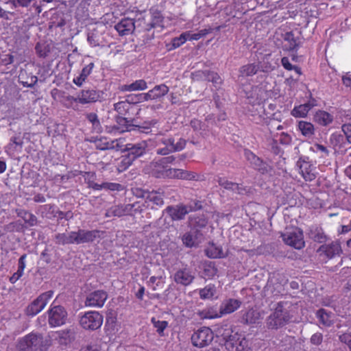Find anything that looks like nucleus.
<instances>
[{"label":"nucleus","mask_w":351,"mask_h":351,"mask_svg":"<svg viewBox=\"0 0 351 351\" xmlns=\"http://www.w3.org/2000/svg\"><path fill=\"white\" fill-rule=\"evenodd\" d=\"M244 156L246 160L254 168L262 173L267 171V165L263 160L248 149L244 150Z\"/></svg>","instance_id":"obj_21"},{"label":"nucleus","mask_w":351,"mask_h":351,"mask_svg":"<svg viewBox=\"0 0 351 351\" xmlns=\"http://www.w3.org/2000/svg\"><path fill=\"white\" fill-rule=\"evenodd\" d=\"M103 316L97 311H88L80 317V324L85 330H95L101 327Z\"/></svg>","instance_id":"obj_5"},{"label":"nucleus","mask_w":351,"mask_h":351,"mask_svg":"<svg viewBox=\"0 0 351 351\" xmlns=\"http://www.w3.org/2000/svg\"><path fill=\"white\" fill-rule=\"evenodd\" d=\"M285 41L287 42L289 45L287 50L297 51L300 47V40L298 38H295L292 32H286L284 36Z\"/></svg>","instance_id":"obj_36"},{"label":"nucleus","mask_w":351,"mask_h":351,"mask_svg":"<svg viewBox=\"0 0 351 351\" xmlns=\"http://www.w3.org/2000/svg\"><path fill=\"white\" fill-rule=\"evenodd\" d=\"M215 287H205L199 290V295L202 299H211L215 296Z\"/></svg>","instance_id":"obj_52"},{"label":"nucleus","mask_w":351,"mask_h":351,"mask_svg":"<svg viewBox=\"0 0 351 351\" xmlns=\"http://www.w3.org/2000/svg\"><path fill=\"white\" fill-rule=\"evenodd\" d=\"M213 29L211 27L201 29L197 33H191V31H188L189 35H187V40H198L207 34L211 33Z\"/></svg>","instance_id":"obj_50"},{"label":"nucleus","mask_w":351,"mask_h":351,"mask_svg":"<svg viewBox=\"0 0 351 351\" xmlns=\"http://www.w3.org/2000/svg\"><path fill=\"white\" fill-rule=\"evenodd\" d=\"M145 208V204L141 202H136L133 204H128L122 206L121 211L117 214L121 215H136L141 214Z\"/></svg>","instance_id":"obj_23"},{"label":"nucleus","mask_w":351,"mask_h":351,"mask_svg":"<svg viewBox=\"0 0 351 351\" xmlns=\"http://www.w3.org/2000/svg\"><path fill=\"white\" fill-rule=\"evenodd\" d=\"M315 121L320 125L326 126L333 121V116L324 110H319L315 115Z\"/></svg>","instance_id":"obj_37"},{"label":"nucleus","mask_w":351,"mask_h":351,"mask_svg":"<svg viewBox=\"0 0 351 351\" xmlns=\"http://www.w3.org/2000/svg\"><path fill=\"white\" fill-rule=\"evenodd\" d=\"M319 259L325 263L343 254L341 242L336 239L321 245L316 250Z\"/></svg>","instance_id":"obj_3"},{"label":"nucleus","mask_w":351,"mask_h":351,"mask_svg":"<svg viewBox=\"0 0 351 351\" xmlns=\"http://www.w3.org/2000/svg\"><path fill=\"white\" fill-rule=\"evenodd\" d=\"M152 165L153 169L152 171V173L153 176H154L156 178H162V177H158V176L160 174V173H162L165 170H167L168 168L164 165H160L159 164H157V161L153 162Z\"/></svg>","instance_id":"obj_59"},{"label":"nucleus","mask_w":351,"mask_h":351,"mask_svg":"<svg viewBox=\"0 0 351 351\" xmlns=\"http://www.w3.org/2000/svg\"><path fill=\"white\" fill-rule=\"evenodd\" d=\"M298 130L306 137H311L315 133L314 125L307 121H300L298 124Z\"/></svg>","instance_id":"obj_39"},{"label":"nucleus","mask_w":351,"mask_h":351,"mask_svg":"<svg viewBox=\"0 0 351 351\" xmlns=\"http://www.w3.org/2000/svg\"><path fill=\"white\" fill-rule=\"evenodd\" d=\"M35 49L38 56L40 58H46L49 52V49H47L46 47L42 46L39 43L36 44Z\"/></svg>","instance_id":"obj_63"},{"label":"nucleus","mask_w":351,"mask_h":351,"mask_svg":"<svg viewBox=\"0 0 351 351\" xmlns=\"http://www.w3.org/2000/svg\"><path fill=\"white\" fill-rule=\"evenodd\" d=\"M146 143L142 142L134 145H127L126 149L128 150V155L134 160L137 158L143 156L145 153Z\"/></svg>","instance_id":"obj_27"},{"label":"nucleus","mask_w":351,"mask_h":351,"mask_svg":"<svg viewBox=\"0 0 351 351\" xmlns=\"http://www.w3.org/2000/svg\"><path fill=\"white\" fill-rule=\"evenodd\" d=\"M164 17L160 12L154 11L152 12L151 21L147 24L145 29L150 31L153 28L161 27L162 25Z\"/></svg>","instance_id":"obj_33"},{"label":"nucleus","mask_w":351,"mask_h":351,"mask_svg":"<svg viewBox=\"0 0 351 351\" xmlns=\"http://www.w3.org/2000/svg\"><path fill=\"white\" fill-rule=\"evenodd\" d=\"M158 143L164 145V147L158 148L156 154L161 156H167L171 153L180 152L182 150L186 144V140L180 138L176 143L171 136H162L159 140Z\"/></svg>","instance_id":"obj_4"},{"label":"nucleus","mask_w":351,"mask_h":351,"mask_svg":"<svg viewBox=\"0 0 351 351\" xmlns=\"http://www.w3.org/2000/svg\"><path fill=\"white\" fill-rule=\"evenodd\" d=\"M87 41L92 47L99 46V36L93 32L88 34Z\"/></svg>","instance_id":"obj_58"},{"label":"nucleus","mask_w":351,"mask_h":351,"mask_svg":"<svg viewBox=\"0 0 351 351\" xmlns=\"http://www.w3.org/2000/svg\"><path fill=\"white\" fill-rule=\"evenodd\" d=\"M260 317V313L254 309H250L242 316V322L246 324H255Z\"/></svg>","instance_id":"obj_41"},{"label":"nucleus","mask_w":351,"mask_h":351,"mask_svg":"<svg viewBox=\"0 0 351 351\" xmlns=\"http://www.w3.org/2000/svg\"><path fill=\"white\" fill-rule=\"evenodd\" d=\"M240 338V334L236 332L232 334L224 342L226 348L228 351H238V341Z\"/></svg>","instance_id":"obj_43"},{"label":"nucleus","mask_w":351,"mask_h":351,"mask_svg":"<svg viewBox=\"0 0 351 351\" xmlns=\"http://www.w3.org/2000/svg\"><path fill=\"white\" fill-rule=\"evenodd\" d=\"M194 279L191 271L187 269H180L174 275V280L181 285H189Z\"/></svg>","instance_id":"obj_26"},{"label":"nucleus","mask_w":351,"mask_h":351,"mask_svg":"<svg viewBox=\"0 0 351 351\" xmlns=\"http://www.w3.org/2000/svg\"><path fill=\"white\" fill-rule=\"evenodd\" d=\"M94 66L95 64L93 62H90L85 66L82 69L80 74L77 77L73 78V82L77 86H81L92 73Z\"/></svg>","instance_id":"obj_29"},{"label":"nucleus","mask_w":351,"mask_h":351,"mask_svg":"<svg viewBox=\"0 0 351 351\" xmlns=\"http://www.w3.org/2000/svg\"><path fill=\"white\" fill-rule=\"evenodd\" d=\"M169 91V88L165 84L156 85L148 92L143 93V99L145 101L159 99L167 95Z\"/></svg>","instance_id":"obj_16"},{"label":"nucleus","mask_w":351,"mask_h":351,"mask_svg":"<svg viewBox=\"0 0 351 351\" xmlns=\"http://www.w3.org/2000/svg\"><path fill=\"white\" fill-rule=\"evenodd\" d=\"M116 125L112 127V131L123 133L132 130V117L119 116L115 117Z\"/></svg>","instance_id":"obj_19"},{"label":"nucleus","mask_w":351,"mask_h":351,"mask_svg":"<svg viewBox=\"0 0 351 351\" xmlns=\"http://www.w3.org/2000/svg\"><path fill=\"white\" fill-rule=\"evenodd\" d=\"M101 94L99 91L95 89H82L77 96L78 104L82 105L90 104L99 101Z\"/></svg>","instance_id":"obj_12"},{"label":"nucleus","mask_w":351,"mask_h":351,"mask_svg":"<svg viewBox=\"0 0 351 351\" xmlns=\"http://www.w3.org/2000/svg\"><path fill=\"white\" fill-rule=\"evenodd\" d=\"M143 196L145 198V202H151L158 207L164 205L165 195L163 192L153 190L145 193Z\"/></svg>","instance_id":"obj_24"},{"label":"nucleus","mask_w":351,"mask_h":351,"mask_svg":"<svg viewBox=\"0 0 351 351\" xmlns=\"http://www.w3.org/2000/svg\"><path fill=\"white\" fill-rule=\"evenodd\" d=\"M241 302L237 299H229L226 300L220 308L221 314H229L240 307Z\"/></svg>","instance_id":"obj_30"},{"label":"nucleus","mask_w":351,"mask_h":351,"mask_svg":"<svg viewBox=\"0 0 351 351\" xmlns=\"http://www.w3.org/2000/svg\"><path fill=\"white\" fill-rule=\"evenodd\" d=\"M311 238L317 243H325L328 239V236L322 228H315L310 232Z\"/></svg>","instance_id":"obj_38"},{"label":"nucleus","mask_w":351,"mask_h":351,"mask_svg":"<svg viewBox=\"0 0 351 351\" xmlns=\"http://www.w3.org/2000/svg\"><path fill=\"white\" fill-rule=\"evenodd\" d=\"M86 119L92 123L93 129L96 132H101L102 128L99 120L98 116L95 112H90L86 114Z\"/></svg>","instance_id":"obj_47"},{"label":"nucleus","mask_w":351,"mask_h":351,"mask_svg":"<svg viewBox=\"0 0 351 351\" xmlns=\"http://www.w3.org/2000/svg\"><path fill=\"white\" fill-rule=\"evenodd\" d=\"M287 302L280 301L271 308V313L266 318L265 324L269 330H277L291 322L292 315L290 313Z\"/></svg>","instance_id":"obj_1"},{"label":"nucleus","mask_w":351,"mask_h":351,"mask_svg":"<svg viewBox=\"0 0 351 351\" xmlns=\"http://www.w3.org/2000/svg\"><path fill=\"white\" fill-rule=\"evenodd\" d=\"M343 132L344 133L346 140L351 143V123H346L341 126Z\"/></svg>","instance_id":"obj_64"},{"label":"nucleus","mask_w":351,"mask_h":351,"mask_svg":"<svg viewBox=\"0 0 351 351\" xmlns=\"http://www.w3.org/2000/svg\"><path fill=\"white\" fill-rule=\"evenodd\" d=\"M259 70V64L249 63L240 67L239 73L242 77H250L256 75Z\"/></svg>","instance_id":"obj_31"},{"label":"nucleus","mask_w":351,"mask_h":351,"mask_svg":"<svg viewBox=\"0 0 351 351\" xmlns=\"http://www.w3.org/2000/svg\"><path fill=\"white\" fill-rule=\"evenodd\" d=\"M95 144L97 149L100 150H106L114 149L118 145L117 141H109L106 137H100L95 141Z\"/></svg>","instance_id":"obj_34"},{"label":"nucleus","mask_w":351,"mask_h":351,"mask_svg":"<svg viewBox=\"0 0 351 351\" xmlns=\"http://www.w3.org/2000/svg\"><path fill=\"white\" fill-rule=\"evenodd\" d=\"M103 186L105 189L112 191H121L123 189V186L121 184L115 182H103Z\"/></svg>","instance_id":"obj_61"},{"label":"nucleus","mask_w":351,"mask_h":351,"mask_svg":"<svg viewBox=\"0 0 351 351\" xmlns=\"http://www.w3.org/2000/svg\"><path fill=\"white\" fill-rule=\"evenodd\" d=\"M53 337L60 345L66 346L75 339V332L73 329L66 328L55 332Z\"/></svg>","instance_id":"obj_22"},{"label":"nucleus","mask_w":351,"mask_h":351,"mask_svg":"<svg viewBox=\"0 0 351 351\" xmlns=\"http://www.w3.org/2000/svg\"><path fill=\"white\" fill-rule=\"evenodd\" d=\"M114 110L117 112L119 116L133 117L137 110L135 103L125 99L120 101L114 104Z\"/></svg>","instance_id":"obj_14"},{"label":"nucleus","mask_w":351,"mask_h":351,"mask_svg":"<svg viewBox=\"0 0 351 351\" xmlns=\"http://www.w3.org/2000/svg\"><path fill=\"white\" fill-rule=\"evenodd\" d=\"M200 179L199 174L194 171L178 169V180H195L198 181Z\"/></svg>","instance_id":"obj_44"},{"label":"nucleus","mask_w":351,"mask_h":351,"mask_svg":"<svg viewBox=\"0 0 351 351\" xmlns=\"http://www.w3.org/2000/svg\"><path fill=\"white\" fill-rule=\"evenodd\" d=\"M165 211L173 221H180L184 219L189 213L188 206L179 204L176 206H168Z\"/></svg>","instance_id":"obj_15"},{"label":"nucleus","mask_w":351,"mask_h":351,"mask_svg":"<svg viewBox=\"0 0 351 351\" xmlns=\"http://www.w3.org/2000/svg\"><path fill=\"white\" fill-rule=\"evenodd\" d=\"M187 35H189V32H184L179 36L172 38L171 42V47L170 49H177L184 44L187 41Z\"/></svg>","instance_id":"obj_48"},{"label":"nucleus","mask_w":351,"mask_h":351,"mask_svg":"<svg viewBox=\"0 0 351 351\" xmlns=\"http://www.w3.org/2000/svg\"><path fill=\"white\" fill-rule=\"evenodd\" d=\"M213 338L212 330L208 327H202L192 335L191 342L195 347L204 348L208 346Z\"/></svg>","instance_id":"obj_6"},{"label":"nucleus","mask_w":351,"mask_h":351,"mask_svg":"<svg viewBox=\"0 0 351 351\" xmlns=\"http://www.w3.org/2000/svg\"><path fill=\"white\" fill-rule=\"evenodd\" d=\"M51 346L49 337H44L38 332H31L18 340V351H47Z\"/></svg>","instance_id":"obj_2"},{"label":"nucleus","mask_w":351,"mask_h":351,"mask_svg":"<svg viewBox=\"0 0 351 351\" xmlns=\"http://www.w3.org/2000/svg\"><path fill=\"white\" fill-rule=\"evenodd\" d=\"M316 316L319 322L326 326H330L333 324L331 319V313L327 312L324 308L319 309L316 313Z\"/></svg>","instance_id":"obj_42"},{"label":"nucleus","mask_w":351,"mask_h":351,"mask_svg":"<svg viewBox=\"0 0 351 351\" xmlns=\"http://www.w3.org/2000/svg\"><path fill=\"white\" fill-rule=\"evenodd\" d=\"M157 123L156 120H152L149 122H145L142 125L136 126L139 132L149 134L152 132V128L154 127Z\"/></svg>","instance_id":"obj_56"},{"label":"nucleus","mask_w":351,"mask_h":351,"mask_svg":"<svg viewBox=\"0 0 351 351\" xmlns=\"http://www.w3.org/2000/svg\"><path fill=\"white\" fill-rule=\"evenodd\" d=\"M51 97L54 100H58L60 104L66 108L76 110L77 108L78 101L77 97H75L69 94H66L62 90L58 88H53L51 91Z\"/></svg>","instance_id":"obj_9"},{"label":"nucleus","mask_w":351,"mask_h":351,"mask_svg":"<svg viewBox=\"0 0 351 351\" xmlns=\"http://www.w3.org/2000/svg\"><path fill=\"white\" fill-rule=\"evenodd\" d=\"M19 82L24 87H33L38 82V77L25 69H21L19 75Z\"/></svg>","instance_id":"obj_25"},{"label":"nucleus","mask_w":351,"mask_h":351,"mask_svg":"<svg viewBox=\"0 0 351 351\" xmlns=\"http://www.w3.org/2000/svg\"><path fill=\"white\" fill-rule=\"evenodd\" d=\"M151 321L154 328H156V332L160 336H162L165 329L168 326V322L167 321L156 320L155 317H152Z\"/></svg>","instance_id":"obj_53"},{"label":"nucleus","mask_w":351,"mask_h":351,"mask_svg":"<svg viewBox=\"0 0 351 351\" xmlns=\"http://www.w3.org/2000/svg\"><path fill=\"white\" fill-rule=\"evenodd\" d=\"M206 255L210 258H221L225 256L222 247L210 242L205 249Z\"/></svg>","instance_id":"obj_28"},{"label":"nucleus","mask_w":351,"mask_h":351,"mask_svg":"<svg viewBox=\"0 0 351 351\" xmlns=\"http://www.w3.org/2000/svg\"><path fill=\"white\" fill-rule=\"evenodd\" d=\"M204 239V234L200 230L193 228L183 234L182 241L186 247H193L198 246Z\"/></svg>","instance_id":"obj_11"},{"label":"nucleus","mask_w":351,"mask_h":351,"mask_svg":"<svg viewBox=\"0 0 351 351\" xmlns=\"http://www.w3.org/2000/svg\"><path fill=\"white\" fill-rule=\"evenodd\" d=\"M215 330L217 336L221 337L224 341L232 334L231 326L228 323L217 324Z\"/></svg>","instance_id":"obj_32"},{"label":"nucleus","mask_w":351,"mask_h":351,"mask_svg":"<svg viewBox=\"0 0 351 351\" xmlns=\"http://www.w3.org/2000/svg\"><path fill=\"white\" fill-rule=\"evenodd\" d=\"M178 169L168 168L158 176L162 177L163 179H178Z\"/></svg>","instance_id":"obj_54"},{"label":"nucleus","mask_w":351,"mask_h":351,"mask_svg":"<svg viewBox=\"0 0 351 351\" xmlns=\"http://www.w3.org/2000/svg\"><path fill=\"white\" fill-rule=\"evenodd\" d=\"M117 164V171L119 172L125 171L134 162V160L128 154L121 156Z\"/></svg>","instance_id":"obj_46"},{"label":"nucleus","mask_w":351,"mask_h":351,"mask_svg":"<svg viewBox=\"0 0 351 351\" xmlns=\"http://www.w3.org/2000/svg\"><path fill=\"white\" fill-rule=\"evenodd\" d=\"M281 64L285 69L287 71L293 70L298 76H300L302 74L301 68L298 66L291 64L287 57H283L281 58Z\"/></svg>","instance_id":"obj_51"},{"label":"nucleus","mask_w":351,"mask_h":351,"mask_svg":"<svg viewBox=\"0 0 351 351\" xmlns=\"http://www.w3.org/2000/svg\"><path fill=\"white\" fill-rule=\"evenodd\" d=\"M114 28L120 36L129 35L135 29L134 20L130 18L122 19L115 25Z\"/></svg>","instance_id":"obj_20"},{"label":"nucleus","mask_w":351,"mask_h":351,"mask_svg":"<svg viewBox=\"0 0 351 351\" xmlns=\"http://www.w3.org/2000/svg\"><path fill=\"white\" fill-rule=\"evenodd\" d=\"M49 324L52 327L59 326L65 324L67 312L62 306H55L48 311Z\"/></svg>","instance_id":"obj_8"},{"label":"nucleus","mask_w":351,"mask_h":351,"mask_svg":"<svg viewBox=\"0 0 351 351\" xmlns=\"http://www.w3.org/2000/svg\"><path fill=\"white\" fill-rule=\"evenodd\" d=\"M282 238L286 244L295 249H302L305 245L303 232L299 229L282 234Z\"/></svg>","instance_id":"obj_10"},{"label":"nucleus","mask_w":351,"mask_h":351,"mask_svg":"<svg viewBox=\"0 0 351 351\" xmlns=\"http://www.w3.org/2000/svg\"><path fill=\"white\" fill-rule=\"evenodd\" d=\"M73 231L68 234L65 233H58L55 236L56 243L58 245L75 244Z\"/></svg>","instance_id":"obj_40"},{"label":"nucleus","mask_w":351,"mask_h":351,"mask_svg":"<svg viewBox=\"0 0 351 351\" xmlns=\"http://www.w3.org/2000/svg\"><path fill=\"white\" fill-rule=\"evenodd\" d=\"M193 224L195 226L194 228H204L208 224V220L204 215H199L194 218Z\"/></svg>","instance_id":"obj_60"},{"label":"nucleus","mask_w":351,"mask_h":351,"mask_svg":"<svg viewBox=\"0 0 351 351\" xmlns=\"http://www.w3.org/2000/svg\"><path fill=\"white\" fill-rule=\"evenodd\" d=\"M107 293L102 290L90 293L86 298L85 304L89 306H102L107 299Z\"/></svg>","instance_id":"obj_18"},{"label":"nucleus","mask_w":351,"mask_h":351,"mask_svg":"<svg viewBox=\"0 0 351 351\" xmlns=\"http://www.w3.org/2000/svg\"><path fill=\"white\" fill-rule=\"evenodd\" d=\"M300 173L306 181H313L316 178V169L308 161L300 160L298 161Z\"/></svg>","instance_id":"obj_17"},{"label":"nucleus","mask_w":351,"mask_h":351,"mask_svg":"<svg viewBox=\"0 0 351 351\" xmlns=\"http://www.w3.org/2000/svg\"><path fill=\"white\" fill-rule=\"evenodd\" d=\"M75 244H81L93 242L99 237V231L97 230H86L80 229L77 231H73Z\"/></svg>","instance_id":"obj_13"},{"label":"nucleus","mask_w":351,"mask_h":351,"mask_svg":"<svg viewBox=\"0 0 351 351\" xmlns=\"http://www.w3.org/2000/svg\"><path fill=\"white\" fill-rule=\"evenodd\" d=\"M217 182L219 186L227 190L233 191H234V187H238L237 183L229 181L224 178H219Z\"/></svg>","instance_id":"obj_57"},{"label":"nucleus","mask_w":351,"mask_h":351,"mask_svg":"<svg viewBox=\"0 0 351 351\" xmlns=\"http://www.w3.org/2000/svg\"><path fill=\"white\" fill-rule=\"evenodd\" d=\"M304 104L295 106L291 110V115L294 117H305L310 111Z\"/></svg>","instance_id":"obj_49"},{"label":"nucleus","mask_w":351,"mask_h":351,"mask_svg":"<svg viewBox=\"0 0 351 351\" xmlns=\"http://www.w3.org/2000/svg\"><path fill=\"white\" fill-rule=\"evenodd\" d=\"M18 216L21 217L24 220L25 223L27 224L29 226H34L37 223L36 217L27 210H20L18 213Z\"/></svg>","instance_id":"obj_45"},{"label":"nucleus","mask_w":351,"mask_h":351,"mask_svg":"<svg viewBox=\"0 0 351 351\" xmlns=\"http://www.w3.org/2000/svg\"><path fill=\"white\" fill-rule=\"evenodd\" d=\"M206 80L211 82L215 86L222 83V80L217 73L207 71L206 75Z\"/></svg>","instance_id":"obj_55"},{"label":"nucleus","mask_w":351,"mask_h":351,"mask_svg":"<svg viewBox=\"0 0 351 351\" xmlns=\"http://www.w3.org/2000/svg\"><path fill=\"white\" fill-rule=\"evenodd\" d=\"M53 293L52 291H49L40 295L26 308V314L29 316H34L40 313L46 306Z\"/></svg>","instance_id":"obj_7"},{"label":"nucleus","mask_w":351,"mask_h":351,"mask_svg":"<svg viewBox=\"0 0 351 351\" xmlns=\"http://www.w3.org/2000/svg\"><path fill=\"white\" fill-rule=\"evenodd\" d=\"M277 141L282 145H288L291 144L292 138L289 134L282 132L280 134L279 138Z\"/></svg>","instance_id":"obj_62"},{"label":"nucleus","mask_w":351,"mask_h":351,"mask_svg":"<svg viewBox=\"0 0 351 351\" xmlns=\"http://www.w3.org/2000/svg\"><path fill=\"white\" fill-rule=\"evenodd\" d=\"M147 88V84L144 80H137L130 84H125L121 87L122 91L144 90Z\"/></svg>","instance_id":"obj_35"}]
</instances>
